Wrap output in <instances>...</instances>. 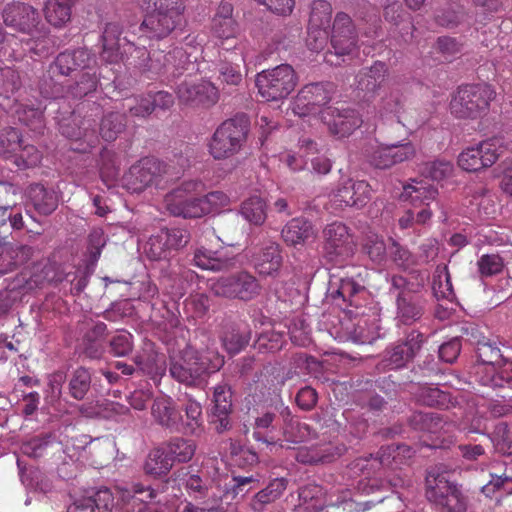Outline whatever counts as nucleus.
Segmentation results:
<instances>
[{"label": "nucleus", "instance_id": "21", "mask_svg": "<svg viewBox=\"0 0 512 512\" xmlns=\"http://www.w3.org/2000/svg\"><path fill=\"white\" fill-rule=\"evenodd\" d=\"M233 7L230 3H221L217 12L212 20V31L214 35L222 40V49L228 51L236 48V41L234 44L224 46V41L234 40L238 34V26L232 17Z\"/></svg>", "mask_w": 512, "mask_h": 512}, {"label": "nucleus", "instance_id": "59", "mask_svg": "<svg viewBox=\"0 0 512 512\" xmlns=\"http://www.w3.org/2000/svg\"><path fill=\"white\" fill-rule=\"evenodd\" d=\"M477 265L482 276H492L502 271L504 262L497 254H484L477 261Z\"/></svg>", "mask_w": 512, "mask_h": 512}, {"label": "nucleus", "instance_id": "45", "mask_svg": "<svg viewBox=\"0 0 512 512\" xmlns=\"http://www.w3.org/2000/svg\"><path fill=\"white\" fill-rule=\"evenodd\" d=\"M379 337L375 323L369 325L366 319H360L353 329L348 331V339L359 344H371Z\"/></svg>", "mask_w": 512, "mask_h": 512}, {"label": "nucleus", "instance_id": "22", "mask_svg": "<svg viewBox=\"0 0 512 512\" xmlns=\"http://www.w3.org/2000/svg\"><path fill=\"white\" fill-rule=\"evenodd\" d=\"M93 55L86 49L80 48L60 53L52 66L61 75H70L75 71H84L94 63Z\"/></svg>", "mask_w": 512, "mask_h": 512}, {"label": "nucleus", "instance_id": "52", "mask_svg": "<svg viewBox=\"0 0 512 512\" xmlns=\"http://www.w3.org/2000/svg\"><path fill=\"white\" fill-rule=\"evenodd\" d=\"M41 159V152L33 145L24 144L23 141L20 150L13 159V163L20 169H26L38 165Z\"/></svg>", "mask_w": 512, "mask_h": 512}, {"label": "nucleus", "instance_id": "41", "mask_svg": "<svg viewBox=\"0 0 512 512\" xmlns=\"http://www.w3.org/2000/svg\"><path fill=\"white\" fill-rule=\"evenodd\" d=\"M125 126L123 114L110 112L101 120L100 135L105 141H114L123 132Z\"/></svg>", "mask_w": 512, "mask_h": 512}, {"label": "nucleus", "instance_id": "48", "mask_svg": "<svg viewBox=\"0 0 512 512\" xmlns=\"http://www.w3.org/2000/svg\"><path fill=\"white\" fill-rule=\"evenodd\" d=\"M90 384L91 375L88 370L78 368L74 371L69 382L70 395L77 400L83 399L90 389Z\"/></svg>", "mask_w": 512, "mask_h": 512}, {"label": "nucleus", "instance_id": "25", "mask_svg": "<svg viewBox=\"0 0 512 512\" xmlns=\"http://www.w3.org/2000/svg\"><path fill=\"white\" fill-rule=\"evenodd\" d=\"M193 263L203 270L219 272L232 267L234 258L229 256L224 249L211 250L200 247L194 252Z\"/></svg>", "mask_w": 512, "mask_h": 512}, {"label": "nucleus", "instance_id": "53", "mask_svg": "<svg viewBox=\"0 0 512 512\" xmlns=\"http://www.w3.org/2000/svg\"><path fill=\"white\" fill-rule=\"evenodd\" d=\"M454 166L451 161L437 159L425 164L423 173L435 181H441L453 174Z\"/></svg>", "mask_w": 512, "mask_h": 512}, {"label": "nucleus", "instance_id": "27", "mask_svg": "<svg viewBox=\"0 0 512 512\" xmlns=\"http://www.w3.org/2000/svg\"><path fill=\"white\" fill-rule=\"evenodd\" d=\"M122 29L117 23H108L102 35L103 50L101 58L107 63H117L122 59L121 36Z\"/></svg>", "mask_w": 512, "mask_h": 512}, {"label": "nucleus", "instance_id": "33", "mask_svg": "<svg viewBox=\"0 0 512 512\" xmlns=\"http://www.w3.org/2000/svg\"><path fill=\"white\" fill-rule=\"evenodd\" d=\"M29 198L34 208L41 214H51L58 206V196L53 190H47L36 184L29 190Z\"/></svg>", "mask_w": 512, "mask_h": 512}, {"label": "nucleus", "instance_id": "17", "mask_svg": "<svg viewBox=\"0 0 512 512\" xmlns=\"http://www.w3.org/2000/svg\"><path fill=\"white\" fill-rule=\"evenodd\" d=\"M181 103L193 107H209L218 100V90L209 81H184L177 88Z\"/></svg>", "mask_w": 512, "mask_h": 512}, {"label": "nucleus", "instance_id": "62", "mask_svg": "<svg viewBox=\"0 0 512 512\" xmlns=\"http://www.w3.org/2000/svg\"><path fill=\"white\" fill-rule=\"evenodd\" d=\"M328 32L327 28L311 27L308 25V35L306 39L307 47L313 52L323 50L327 44Z\"/></svg>", "mask_w": 512, "mask_h": 512}, {"label": "nucleus", "instance_id": "47", "mask_svg": "<svg viewBox=\"0 0 512 512\" xmlns=\"http://www.w3.org/2000/svg\"><path fill=\"white\" fill-rule=\"evenodd\" d=\"M129 408L117 402H107L99 409H90L86 405H82L81 413L87 417L102 416L107 419L118 420L119 417L126 415Z\"/></svg>", "mask_w": 512, "mask_h": 512}, {"label": "nucleus", "instance_id": "46", "mask_svg": "<svg viewBox=\"0 0 512 512\" xmlns=\"http://www.w3.org/2000/svg\"><path fill=\"white\" fill-rule=\"evenodd\" d=\"M285 440L291 443H300L314 436L310 426L297 419H290L283 428Z\"/></svg>", "mask_w": 512, "mask_h": 512}, {"label": "nucleus", "instance_id": "1", "mask_svg": "<svg viewBox=\"0 0 512 512\" xmlns=\"http://www.w3.org/2000/svg\"><path fill=\"white\" fill-rule=\"evenodd\" d=\"M204 190L205 185L200 180L184 181L165 195L164 206L174 216L199 218L230 205V197L222 191H213L203 197H197Z\"/></svg>", "mask_w": 512, "mask_h": 512}, {"label": "nucleus", "instance_id": "11", "mask_svg": "<svg viewBox=\"0 0 512 512\" xmlns=\"http://www.w3.org/2000/svg\"><path fill=\"white\" fill-rule=\"evenodd\" d=\"M209 289L215 296L249 301L259 295L261 286L252 274L240 271L211 279Z\"/></svg>", "mask_w": 512, "mask_h": 512}, {"label": "nucleus", "instance_id": "60", "mask_svg": "<svg viewBox=\"0 0 512 512\" xmlns=\"http://www.w3.org/2000/svg\"><path fill=\"white\" fill-rule=\"evenodd\" d=\"M132 335L121 331L110 340V352L116 357L128 355L133 349Z\"/></svg>", "mask_w": 512, "mask_h": 512}, {"label": "nucleus", "instance_id": "40", "mask_svg": "<svg viewBox=\"0 0 512 512\" xmlns=\"http://www.w3.org/2000/svg\"><path fill=\"white\" fill-rule=\"evenodd\" d=\"M138 369L152 378L161 377L165 373V360L157 354H139L134 357Z\"/></svg>", "mask_w": 512, "mask_h": 512}, {"label": "nucleus", "instance_id": "18", "mask_svg": "<svg viewBox=\"0 0 512 512\" xmlns=\"http://www.w3.org/2000/svg\"><path fill=\"white\" fill-rule=\"evenodd\" d=\"M340 207H364L371 197V187L364 180H353L347 178L342 180L337 189L331 195Z\"/></svg>", "mask_w": 512, "mask_h": 512}, {"label": "nucleus", "instance_id": "12", "mask_svg": "<svg viewBox=\"0 0 512 512\" xmlns=\"http://www.w3.org/2000/svg\"><path fill=\"white\" fill-rule=\"evenodd\" d=\"M325 256L335 263H340L354 253L355 242L348 227L341 222L327 225L323 231Z\"/></svg>", "mask_w": 512, "mask_h": 512}, {"label": "nucleus", "instance_id": "9", "mask_svg": "<svg viewBox=\"0 0 512 512\" xmlns=\"http://www.w3.org/2000/svg\"><path fill=\"white\" fill-rule=\"evenodd\" d=\"M506 149L503 139L490 138L463 149L458 155L457 164L466 172H478L495 164Z\"/></svg>", "mask_w": 512, "mask_h": 512}, {"label": "nucleus", "instance_id": "5", "mask_svg": "<svg viewBox=\"0 0 512 512\" xmlns=\"http://www.w3.org/2000/svg\"><path fill=\"white\" fill-rule=\"evenodd\" d=\"M148 14L140 30L148 38H163L180 23L185 10L184 0H134Z\"/></svg>", "mask_w": 512, "mask_h": 512}, {"label": "nucleus", "instance_id": "58", "mask_svg": "<svg viewBox=\"0 0 512 512\" xmlns=\"http://www.w3.org/2000/svg\"><path fill=\"white\" fill-rule=\"evenodd\" d=\"M369 258L375 263H382L386 258V245L382 237L369 235L364 244Z\"/></svg>", "mask_w": 512, "mask_h": 512}, {"label": "nucleus", "instance_id": "31", "mask_svg": "<svg viewBox=\"0 0 512 512\" xmlns=\"http://www.w3.org/2000/svg\"><path fill=\"white\" fill-rule=\"evenodd\" d=\"M423 305L411 295L401 293L397 298V319L405 325H411L422 317Z\"/></svg>", "mask_w": 512, "mask_h": 512}, {"label": "nucleus", "instance_id": "19", "mask_svg": "<svg viewBox=\"0 0 512 512\" xmlns=\"http://www.w3.org/2000/svg\"><path fill=\"white\" fill-rule=\"evenodd\" d=\"M422 335L411 331L405 341L399 342L386 351L384 361L389 369H398L405 366L420 350Z\"/></svg>", "mask_w": 512, "mask_h": 512}, {"label": "nucleus", "instance_id": "2", "mask_svg": "<svg viewBox=\"0 0 512 512\" xmlns=\"http://www.w3.org/2000/svg\"><path fill=\"white\" fill-rule=\"evenodd\" d=\"M156 497V492L150 486L133 482L117 485L112 492L108 488H100L93 495L75 498L84 512H100L111 510L117 504L125 512H149L148 502Z\"/></svg>", "mask_w": 512, "mask_h": 512}, {"label": "nucleus", "instance_id": "28", "mask_svg": "<svg viewBox=\"0 0 512 512\" xmlns=\"http://www.w3.org/2000/svg\"><path fill=\"white\" fill-rule=\"evenodd\" d=\"M314 237L312 224L304 218H293L282 229V238L287 245L296 246Z\"/></svg>", "mask_w": 512, "mask_h": 512}, {"label": "nucleus", "instance_id": "35", "mask_svg": "<svg viewBox=\"0 0 512 512\" xmlns=\"http://www.w3.org/2000/svg\"><path fill=\"white\" fill-rule=\"evenodd\" d=\"M490 481L482 487V492L491 497L495 492H502L505 495L512 494V465H504L502 472L490 474Z\"/></svg>", "mask_w": 512, "mask_h": 512}, {"label": "nucleus", "instance_id": "34", "mask_svg": "<svg viewBox=\"0 0 512 512\" xmlns=\"http://www.w3.org/2000/svg\"><path fill=\"white\" fill-rule=\"evenodd\" d=\"M318 153L317 145L310 139H302L300 141L299 153L287 152L281 156V161L294 172L303 170L307 161L305 156H312Z\"/></svg>", "mask_w": 512, "mask_h": 512}, {"label": "nucleus", "instance_id": "51", "mask_svg": "<svg viewBox=\"0 0 512 512\" xmlns=\"http://www.w3.org/2000/svg\"><path fill=\"white\" fill-rule=\"evenodd\" d=\"M477 356L480 361L476 372L478 377L483 375V370L486 366H496L501 359L500 349L486 342L478 344Z\"/></svg>", "mask_w": 512, "mask_h": 512}, {"label": "nucleus", "instance_id": "55", "mask_svg": "<svg viewBox=\"0 0 512 512\" xmlns=\"http://www.w3.org/2000/svg\"><path fill=\"white\" fill-rule=\"evenodd\" d=\"M123 108L129 111L132 117H146L154 110L151 105V97H131L123 103Z\"/></svg>", "mask_w": 512, "mask_h": 512}, {"label": "nucleus", "instance_id": "6", "mask_svg": "<svg viewBox=\"0 0 512 512\" xmlns=\"http://www.w3.org/2000/svg\"><path fill=\"white\" fill-rule=\"evenodd\" d=\"M495 96L494 89L485 83L461 86L450 101L451 114L459 119H477L486 113Z\"/></svg>", "mask_w": 512, "mask_h": 512}, {"label": "nucleus", "instance_id": "64", "mask_svg": "<svg viewBox=\"0 0 512 512\" xmlns=\"http://www.w3.org/2000/svg\"><path fill=\"white\" fill-rule=\"evenodd\" d=\"M438 506L446 509L448 512H466L467 500L458 487Z\"/></svg>", "mask_w": 512, "mask_h": 512}, {"label": "nucleus", "instance_id": "50", "mask_svg": "<svg viewBox=\"0 0 512 512\" xmlns=\"http://www.w3.org/2000/svg\"><path fill=\"white\" fill-rule=\"evenodd\" d=\"M332 8L324 0H316L312 4L309 24L311 27L329 28L331 22Z\"/></svg>", "mask_w": 512, "mask_h": 512}, {"label": "nucleus", "instance_id": "23", "mask_svg": "<svg viewBox=\"0 0 512 512\" xmlns=\"http://www.w3.org/2000/svg\"><path fill=\"white\" fill-rule=\"evenodd\" d=\"M3 19L7 26L14 27L23 32H29L36 26L38 14L30 5L13 3L5 7Z\"/></svg>", "mask_w": 512, "mask_h": 512}, {"label": "nucleus", "instance_id": "57", "mask_svg": "<svg viewBox=\"0 0 512 512\" xmlns=\"http://www.w3.org/2000/svg\"><path fill=\"white\" fill-rule=\"evenodd\" d=\"M161 231L171 254L183 248L189 242L190 235L187 230L181 228H164L161 229Z\"/></svg>", "mask_w": 512, "mask_h": 512}, {"label": "nucleus", "instance_id": "44", "mask_svg": "<svg viewBox=\"0 0 512 512\" xmlns=\"http://www.w3.org/2000/svg\"><path fill=\"white\" fill-rule=\"evenodd\" d=\"M106 330V324L98 322L84 336V351L89 357L97 358L101 355L102 345L100 339L105 335Z\"/></svg>", "mask_w": 512, "mask_h": 512}, {"label": "nucleus", "instance_id": "63", "mask_svg": "<svg viewBox=\"0 0 512 512\" xmlns=\"http://www.w3.org/2000/svg\"><path fill=\"white\" fill-rule=\"evenodd\" d=\"M411 453V449L406 445H399L396 447V449L392 447L381 448L380 451L377 453V456L375 458H372L373 463L371 464V466L375 467V464L382 466L389 465L391 456L393 457V459H395L397 456L401 454L410 457Z\"/></svg>", "mask_w": 512, "mask_h": 512}, {"label": "nucleus", "instance_id": "8", "mask_svg": "<svg viewBox=\"0 0 512 512\" xmlns=\"http://www.w3.org/2000/svg\"><path fill=\"white\" fill-rule=\"evenodd\" d=\"M332 51L325 54L324 60L331 65L345 62V57L352 58L358 51V35L349 15L340 12L336 15L331 34Z\"/></svg>", "mask_w": 512, "mask_h": 512}, {"label": "nucleus", "instance_id": "29", "mask_svg": "<svg viewBox=\"0 0 512 512\" xmlns=\"http://www.w3.org/2000/svg\"><path fill=\"white\" fill-rule=\"evenodd\" d=\"M478 379L483 386L492 388L512 386V362L486 366Z\"/></svg>", "mask_w": 512, "mask_h": 512}, {"label": "nucleus", "instance_id": "39", "mask_svg": "<svg viewBox=\"0 0 512 512\" xmlns=\"http://www.w3.org/2000/svg\"><path fill=\"white\" fill-rule=\"evenodd\" d=\"M266 203L259 196H252L245 200L241 206V215L249 223L262 225L266 220Z\"/></svg>", "mask_w": 512, "mask_h": 512}, {"label": "nucleus", "instance_id": "61", "mask_svg": "<svg viewBox=\"0 0 512 512\" xmlns=\"http://www.w3.org/2000/svg\"><path fill=\"white\" fill-rule=\"evenodd\" d=\"M119 169L115 154L108 149H103L100 154V174L104 179L113 180L118 176Z\"/></svg>", "mask_w": 512, "mask_h": 512}, {"label": "nucleus", "instance_id": "24", "mask_svg": "<svg viewBox=\"0 0 512 512\" xmlns=\"http://www.w3.org/2000/svg\"><path fill=\"white\" fill-rule=\"evenodd\" d=\"M400 197L415 207L429 206L431 202L437 200L438 189L424 179H414L403 186Z\"/></svg>", "mask_w": 512, "mask_h": 512}, {"label": "nucleus", "instance_id": "16", "mask_svg": "<svg viewBox=\"0 0 512 512\" xmlns=\"http://www.w3.org/2000/svg\"><path fill=\"white\" fill-rule=\"evenodd\" d=\"M250 254V261L260 275L273 276L282 266L280 245L271 239L253 244Z\"/></svg>", "mask_w": 512, "mask_h": 512}, {"label": "nucleus", "instance_id": "7", "mask_svg": "<svg viewBox=\"0 0 512 512\" xmlns=\"http://www.w3.org/2000/svg\"><path fill=\"white\" fill-rule=\"evenodd\" d=\"M248 122L244 116L224 121L209 142V152L214 159H226L240 151L246 141Z\"/></svg>", "mask_w": 512, "mask_h": 512}, {"label": "nucleus", "instance_id": "20", "mask_svg": "<svg viewBox=\"0 0 512 512\" xmlns=\"http://www.w3.org/2000/svg\"><path fill=\"white\" fill-rule=\"evenodd\" d=\"M190 62L187 53L182 48H174L168 53L155 51L149 58L148 70L156 73H169L176 75L186 69V64Z\"/></svg>", "mask_w": 512, "mask_h": 512}, {"label": "nucleus", "instance_id": "43", "mask_svg": "<svg viewBox=\"0 0 512 512\" xmlns=\"http://www.w3.org/2000/svg\"><path fill=\"white\" fill-rule=\"evenodd\" d=\"M432 290L437 299H446L451 301L455 297L447 267L438 266L436 268L433 277Z\"/></svg>", "mask_w": 512, "mask_h": 512}, {"label": "nucleus", "instance_id": "4", "mask_svg": "<svg viewBox=\"0 0 512 512\" xmlns=\"http://www.w3.org/2000/svg\"><path fill=\"white\" fill-rule=\"evenodd\" d=\"M224 364V358L218 352L207 350L199 354L186 348L179 358L171 360L170 375L180 383L189 386L202 384L210 373L218 371Z\"/></svg>", "mask_w": 512, "mask_h": 512}, {"label": "nucleus", "instance_id": "36", "mask_svg": "<svg viewBox=\"0 0 512 512\" xmlns=\"http://www.w3.org/2000/svg\"><path fill=\"white\" fill-rule=\"evenodd\" d=\"M173 467L172 460L168 457L163 447L152 450L145 462L144 470L153 476L166 475Z\"/></svg>", "mask_w": 512, "mask_h": 512}, {"label": "nucleus", "instance_id": "56", "mask_svg": "<svg viewBox=\"0 0 512 512\" xmlns=\"http://www.w3.org/2000/svg\"><path fill=\"white\" fill-rule=\"evenodd\" d=\"M213 403V413H230L232 407L231 391L226 384H219L214 388Z\"/></svg>", "mask_w": 512, "mask_h": 512}, {"label": "nucleus", "instance_id": "30", "mask_svg": "<svg viewBox=\"0 0 512 512\" xmlns=\"http://www.w3.org/2000/svg\"><path fill=\"white\" fill-rule=\"evenodd\" d=\"M426 484V497L437 506L443 502L445 498L450 496V494L454 492V489L458 488L457 484L447 480L445 475H434L431 472H429L426 478Z\"/></svg>", "mask_w": 512, "mask_h": 512}, {"label": "nucleus", "instance_id": "49", "mask_svg": "<svg viewBox=\"0 0 512 512\" xmlns=\"http://www.w3.org/2000/svg\"><path fill=\"white\" fill-rule=\"evenodd\" d=\"M145 253L151 260H162L171 256L161 230L150 236L145 245Z\"/></svg>", "mask_w": 512, "mask_h": 512}, {"label": "nucleus", "instance_id": "10", "mask_svg": "<svg viewBox=\"0 0 512 512\" xmlns=\"http://www.w3.org/2000/svg\"><path fill=\"white\" fill-rule=\"evenodd\" d=\"M297 77L288 64L264 70L256 77L259 94L267 101L285 99L295 88Z\"/></svg>", "mask_w": 512, "mask_h": 512}, {"label": "nucleus", "instance_id": "14", "mask_svg": "<svg viewBox=\"0 0 512 512\" xmlns=\"http://www.w3.org/2000/svg\"><path fill=\"white\" fill-rule=\"evenodd\" d=\"M320 113L329 132L338 138L349 136L362 124L359 113L354 109L344 107V105L328 106Z\"/></svg>", "mask_w": 512, "mask_h": 512}, {"label": "nucleus", "instance_id": "3", "mask_svg": "<svg viewBox=\"0 0 512 512\" xmlns=\"http://www.w3.org/2000/svg\"><path fill=\"white\" fill-rule=\"evenodd\" d=\"M181 411L169 396L158 397L151 406L154 421L170 432L196 434L203 424L202 405L191 394L184 393L178 398Z\"/></svg>", "mask_w": 512, "mask_h": 512}, {"label": "nucleus", "instance_id": "15", "mask_svg": "<svg viewBox=\"0 0 512 512\" xmlns=\"http://www.w3.org/2000/svg\"><path fill=\"white\" fill-rule=\"evenodd\" d=\"M332 85L311 83L301 88L293 104L292 111L300 117L312 113L325 106L331 100Z\"/></svg>", "mask_w": 512, "mask_h": 512}, {"label": "nucleus", "instance_id": "54", "mask_svg": "<svg viewBox=\"0 0 512 512\" xmlns=\"http://www.w3.org/2000/svg\"><path fill=\"white\" fill-rule=\"evenodd\" d=\"M369 162L379 169H387L395 165L391 145H378L368 153Z\"/></svg>", "mask_w": 512, "mask_h": 512}, {"label": "nucleus", "instance_id": "26", "mask_svg": "<svg viewBox=\"0 0 512 512\" xmlns=\"http://www.w3.org/2000/svg\"><path fill=\"white\" fill-rule=\"evenodd\" d=\"M387 75V67L376 61L372 66L363 68L356 76L357 88L363 92L375 93L379 90Z\"/></svg>", "mask_w": 512, "mask_h": 512}, {"label": "nucleus", "instance_id": "32", "mask_svg": "<svg viewBox=\"0 0 512 512\" xmlns=\"http://www.w3.org/2000/svg\"><path fill=\"white\" fill-rule=\"evenodd\" d=\"M164 448L168 457L172 460V464H174V462H189L193 458L197 446L193 440L174 437L165 443Z\"/></svg>", "mask_w": 512, "mask_h": 512}, {"label": "nucleus", "instance_id": "38", "mask_svg": "<svg viewBox=\"0 0 512 512\" xmlns=\"http://www.w3.org/2000/svg\"><path fill=\"white\" fill-rule=\"evenodd\" d=\"M44 14L50 24L60 27L70 20V5L67 0H48L45 4Z\"/></svg>", "mask_w": 512, "mask_h": 512}, {"label": "nucleus", "instance_id": "13", "mask_svg": "<svg viewBox=\"0 0 512 512\" xmlns=\"http://www.w3.org/2000/svg\"><path fill=\"white\" fill-rule=\"evenodd\" d=\"M163 172L164 165L158 159H141L123 176V186L131 193H140L156 184Z\"/></svg>", "mask_w": 512, "mask_h": 512}, {"label": "nucleus", "instance_id": "37", "mask_svg": "<svg viewBox=\"0 0 512 512\" xmlns=\"http://www.w3.org/2000/svg\"><path fill=\"white\" fill-rule=\"evenodd\" d=\"M286 489L284 479H274L268 486L259 491L252 500L251 507L254 511H261L264 505L278 499Z\"/></svg>", "mask_w": 512, "mask_h": 512}, {"label": "nucleus", "instance_id": "42", "mask_svg": "<svg viewBox=\"0 0 512 512\" xmlns=\"http://www.w3.org/2000/svg\"><path fill=\"white\" fill-rule=\"evenodd\" d=\"M23 140L20 132L12 127L2 130L0 133V155L13 161L16 153L20 150Z\"/></svg>", "mask_w": 512, "mask_h": 512}]
</instances>
